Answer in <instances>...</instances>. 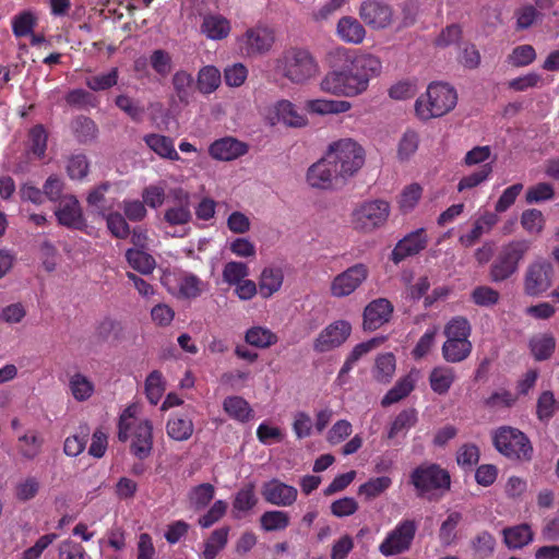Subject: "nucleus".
Wrapping results in <instances>:
<instances>
[{
    "label": "nucleus",
    "instance_id": "5",
    "mask_svg": "<svg viewBox=\"0 0 559 559\" xmlns=\"http://www.w3.org/2000/svg\"><path fill=\"white\" fill-rule=\"evenodd\" d=\"M325 154L342 179L353 177L365 164V150L353 139L332 142Z\"/></svg>",
    "mask_w": 559,
    "mask_h": 559
},
{
    "label": "nucleus",
    "instance_id": "52",
    "mask_svg": "<svg viewBox=\"0 0 559 559\" xmlns=\"http://www.w3.org/2000/svg\"><path fill=\"white\" fill-rule=\"evenodd\" d=\"M414 390V382L409 377L400 379L395 385L388 391L381 401L382 406H390L406 397Z\"/></svg>",
    "mask_w": 559,
    "mask_h": 559
},
{
    "label": "nucleus",
    "instance_id": "25",
    "mask_svg": "<svg viewBox=\"0 0 559 559\" xmlns=\"http://www.w3.org/2000/svg\"><path fill=\"white\" fill-rule=\"evenodd\" d=\"M456 379L455 370L445 365L436 366L429 373V384L431 390L444 395L449 392Z\"/></svg>",
    "mask_w": 559,
    "mask_h": 559
},
{
    "label": "nucleus",
    "instance_id": "15",
    "mask_svg": "<svg viewBox=\"0 0 559 559\" xmlns=\"http://www.w3.org/2000/svg\"><path fill=\"white\" fill-rule=\"evenodd\" d=\"M130 453L139 460H145L153 450V424L148 419L140 420L129 431Z\"/></svg>",
    "mask_w": 559,
    "mask_h": 559
},
{
    "label": "nucleus",
    "instance_id": "19",
    "mask_svg": "<svg viewBox=\"0 0 559 559\" xmlns=\"http://www.w3.org/2000/svg\"><path fill=\"white\" fill-rule=\"evenodd\" d=\"M393 305L386 298L370 301L364 310L362 328L365 331H376L388 323L393 313Z\"/></svg>",
    "mask_w": 559,
    "mask_h": 559
},
{
    "label": "nucleus",
    "instance_id": "48",
    "mask_svg": "<svg viewBox=\"0 0 559 559\" xmlns=\"http://www.w3.org/2000/svg\"><path fill=\"white\" fill-rule=\"evenodd\" d=\"M278 118L289 127H302L306 126L307 119L300 115L296 106L289 100H281L276 107Z\"/></svg>",
    "mask_w": 559,
    "mask_h": 559
},
{
    "label": "nucleus",
    "instance_id": "56",
    "mask_svg": "<svg viewBox=\"0 0 559 559\" xmlns=\"http://www.w3.org/2000/svg\"><path fill=\"white\" fill-rule=\"evenodd\" d=\"M472 548L478 559L490 557L496 548V539L487 531L478 533L472 540Z\"/></svg>",
    "mask_w": 559,
    "mask_h": 559
},
{
    "label": "nucleus",
    "instance_id": "49",
    "mask_svg": "<svg viewBox=\"0 0 559 559\" xmlns=\"http://www.w3.org/2000/svg\"><path fill=\"white\" fill-rule=\"evenodd\" d=\"M115 105L122 110L133 122L143 121L145 108L138 100L121 94L115 98Z\"/></svg>",
    "mask_w": 559,
    "mask_h": 559
},
{
    "label": "nucleus",
    "instance_id": "38",
    "mask_svg": "<svg viewBox=\"0 0 559 559\" xmlns=\"http://www.w3.org/2000/svg\"><path fill=\"white\" fill-rule=\"evenodd\" d=\"M419 132L411 128L406 129L397 143L396 155L399 160L405 162L414 156L419 147Z\"/></svg>",
    "mask_w": 559,
    "mask_h": 559
},
{
    "label": "nucleus",
    "instance_id": "40",
    "mask_svg": "<svg viewBox=\"0 0 559 559\" xmlns=\"http://www.w3.org/2000/svg\"><path fill=\"white\" fill-rule=\"evenodd\" d=\"M222 82V75L214 66H205L198 73L197 87L202 94L216 91Z\"/></svg>",
    "mask_w": 559,
    "mask_h": 559
},
{
    "label": "nucleus",
    "instance_id": "35",
    "mask_svg": "<svg viewBox=\"0 0 559 559\" xmlns=\"http://www.w3.org/2000/svg\"><path fill=\"white\" fill-rule=\"evenodd\" d=\"M99 215L105 218L107 228L112 237L117 239H127L130 236L131 228L123 214L102 210Z\"/></svg>",
    "mask_w": 559,
    "mask_h": 559
},
{
    "label": "nucleus",
    "instance_id": "44",
    "mask_svg": "<svg viewBox=\"0 0 559 559\" xmlns=\"http://www.w3.org/2000/svg\"><path fill=\"white\" fill-rule=\"evenodd\" d=\"M48 133L43 124H36L28 131L27 147L35 157L41 159L47 150Z\"/></svg>",
    "mask_w": 559,
    "mask_h": 559
},
{
    "label": "nucleus",
    "instance_id": "62",
    "mask_svg": "<svg viewBox=\"0 0 559 559\" xmlns=\"http://www.w3.org/2000/svg\"><path fill=\"white\" fill-rule=\"evenodd\" d=\"M90 170V163L84 154H75L69 157L67 174L72 180H83Z\"/></svg>",
    "mask_w": 559,
    "mask_h": 559
},
{
    "label": "nucleus",
    "instance_id": "36",
    "mask_svg": "<svg viewBox=\"0 0 559 559\" xmlns=\"http://www.w3.org/2000/svg\"><path fill=\"white\" fill-rule=\"evenodd\" d=\"M38 17L31 10L15 14L11 20L12 33L16 38L27 37L37 26Z\"/></svg>",
    "mask_w": 559,
    "mask_h": 559
},
{
    "label": "nucleus",
    "instance_id": "54",
    "mask_svg": "<svg viewBox=\"0 0 559 559\" xmlns=\"http://www.w3.org/2000/svg\"><path fill=\"white\" fill-rule=\"evenodd\" d=\"M416 423L417 412L414 408H408L400 412L390 427L388 438L393 439L397 437L401 432L414 427Z\"/></svg>",
    "mask_w": 559,
    "mask_h": 559
},
{
    "label": "nucleus",
    "instance_id": "18",
    "mask_svg": "<svg viewBox=\"0 0 559 559\" xmlns=\"http://www.w3.org/2000/svg\"><path fill=\"white\" fill-rule=\"evenodd\" d=\"M261 495L267 503L289 507L296 502L298 490L294 486L273 478L263 484Z\"/></svg>",
    "mask_w": 559,
    "mask_h": 559
},
{
    "label": "nucleus",
    "instance_id": "32",
    "mask_svg": "<svg viewBox=\"0 0 559 559\" xmlns=\"http://www.w3.org/2000/svg\"><path fill=\"white\" fill-rule=\"evenodd\" d=\"M224 412L233 419L247 423L253 417L252 408L241 396H228L223 402Z\"/></svg>",
    "mask_w": 559,
    "mask_h": 559
},
{
    "label": "nucleus",
    "instance_id": "53",
    "mask_svg": "<svg viewBox=\"0 0 559 559\" xmlns=\"http://www.w3.org/2000/svg\"><path fill=\"white\" fill-rule=\"evenodd\" d=\"M88 437L90 428L86 425L80 426L78 433L69 436L66 439L63 445L64 453L68 456H78L79 454H81L86 448Z\"/></svg>",
    "mask_w": 559,
    "mask_h": 559
},
{
    "label": "nucleus",
    "instance_id": "20",
    "mask_svg": "<svg viewBox=\"0 0 559 559\" xmlns=\"http://www.w3.org/2000/svg\"><path fill=\"white\" fill-rule=\"evenodd\" d=\"M248 152V145L235 138H223L214 141L210 147V155L218 160H233Z\"/></svg>",
    "mask_w": 559,
    "mask_h": 559
},
{
    "label": "nucleus",
    "instance_id": "63",
    "mask_svg": "<svg viewBox=\"0 0 559 559\" xmlns=\"http://www.w3.org/2000/svg\"><path fill=\"white\" fill-rule=\"evenodd\" d=\"M536 59V51L532 45H520L513 48L508 56V62L513 67H526Z\"/></svg>",
    "mask_w": 559,
    "mask_h": 559
},
{
    "label": "nucleus",
    "instance_id": "21",
    "mask_svg": "<svg viewBox=\"0 0 559 559\" xmlns=\"http://www.w3.org/2000/svg\"><path fill=\"white\" fill-rule=\"evenodd\" d=\"M337 178H340V175L334 171L333 164L326 160V155L313 164L307 173L309 185L319 189L331 188L333 181Z\"/></svg>",
    "mask_w": 559,
    "mask_h": 559
},
{
    "label": "nucleus",
    "instance_id": "39",
    "mask_svg": "<svg viewBox=\"0 0 559 559\" xmlns=\"http://www.w3.org/2000/svg\"><path fill=\"white\" fill-rule=\"evenodd\" d=\"M126 259L129 265L141 274H151L156 265L154 258L144 251V249H128Z\"/></svg>",
    "mask_w": 559,
    "mask_h": 559
},
{
    "label": "nucleus",
    "instance_id": "61",
    "mask_svg": "<svg viewBox=\"0 0 559 559\" xmlns=\"http://www.w3.org/2000/svg\"><path fill=\"white\" fill-rule=\"evenodd\" d=\"M480 457L479 448L475 443H464L456 452V463L463 469H472Z\"/></svg>",
    "mask_w": 559,
    "mask_h": 559
},
{
    "label": "nucleus",
    "instance_id": "50",
    "mask_svg": "<svg viewBox=\"0 0 559 559\" xmlns=\"http://www.w3.org/2000/svg\"><path fill=\"white\" fill-rule=\"evenodd\" d=\"M261 527L266 532L282 531L289 525V515L285 511H265L260 518Z\"/></svg>",
    "mask_w": 559,
    "mask_h": 559
},
{
    "label": "nucleus",
    "instance_id": "34",
    "mask_svg": "<svg viewBox=\"0 0 559 559\" xmlns=\"http://www.w3.org/2000/svg\"><path fill=\"white\" fill-rule=\"evenodd\" d=\"M69 390L78 402L87 401L95 391L93 381L81 372H75L69 378Z\"/></svg>",
    "mask_w": 559,
    "mask_h": 559
},
{
    "label": "nucleus",
    "instance_id": "59",
    "mask_svg": "<svg viewBox=\"0 0 559 559\" xmlns=\"http://www.w3.org/2000/svg\"><path fill=\"white\" fill-rule=\"evenodd\" d=\"M249 275V267L245 262L229 261L223 269V281L228 285H236Z\"/></svg>",
    "mask_w": 559,
    "mask_h": 559
},
{
    "label": "nucleus",
    "instance_id": "31",
    "mask_svg": "<svg viewBox=\"0 0 559 559\" xmlns=\"http://www.w3.org/2000/svg\"><path fill=\"white\" fill-rule=\"evenodd\" d=\"M531 354L537 361L549 359L556 348V338L550 333L534 335L528 342Z\"/></svg>",
    "mask_w": 559,
    "mask_h": 559
},
{
    "label": "nucleus",
    "instance_id": "27",
    "mask_svg": "<svg viewBox=\"0 0 559 559\" xmlns=\"http://www.w3.org/2000/svg\"><path fill=\"white\" fill-rule=\"evenodd\" d=\"M145 144L159 157L169 160H179L180 156L175 148L174 140L169 136L150 133L143 138Z\"/></svg>",
    "mask_w": 559,
    "mask_h": 559
},
{
    "label": "nucleus",
    "instance_id": "55",
    "mask_svg": "<svg viewBox=\"0 0 559 559\" xmlns=\"http://www.w3.org/2000/svg\"><path fill=\"white\" fill-rule=\"evenodd\" d=\"M471 300L478 307H493L500 300L498 290L490 286L480 285L476 286L471 293Z\"/></svg>",
    "mask_w": 559,
    "mask_h": 559
},
{
    "label": "nucleus",
    "instance_id": "42",
    "mask_svg": "<svg viewBox=\"0 0 559 559\" xmlns=\"http://www.w3.org/2000/svg\"><path fill=\"white\" fill-rule=\"evenodd\" d=\"M169 438L176 441H186L193 433V423L188 417H170L166 424Z\"/></svg>",
    "mask_w": 559,
    "mask_h": 559
},
{
    "label": "nucleus",
    "instance_id": "28",
    "mask_svg": "<svg viewBox=\"0 0 559 559\" xmlns=\"http://www.w3.org/2000/svg\"><path fill=\"white\" fill-rule=\"evenodd\" d=\"M231 26L229 20L221 14L205 15L201 25V31L207 38L221 40L230 33Z\"/></svg>",
    "mask_w": 559,
    "mask_h": 559
},
{
    "label": "nucleus",
    "instance_id": "46",
    "mask_svg": "<svg viewBox=\"0 0 559 559\" xmlns=\"http://www.w3.org/2000/svg\"><path fill=\"white\" fill-rule=\"evenodd\" d=\"M173 85L178 99L183 104H188L194 91L192 75L186 71H177L173 76Z\"/></svg>",
    "mask_w": 559,
    "mask_h": 559
},
{
    "label": "nucleus",
    "instance_id": "13",
    "mask_svg": "<svg viewBox=\"0 0 559 559\" xmlns=\"http://www.w3.org/2000/svg\"><path fill=\"white\" fill-rule=\"evenodd\" d=\"M352 333V325L346 320H336L325 326L313 342L317 353L331 352L346 342Z\"/></svg>",
    "mask_w": 559,
    "mask_h": 559
},
{
    "label": "nucleus",
    "instance_id": "16",
    "mask_svg": "<svg viewBox=\"0 0 559 559\" xmlns=\"http://www.w3.org/2000/svg\"><path fill=\"white\" fill-rule=\"evenodd\" d=\"M58 223L70 229L83 230L86 227V219L83 215L81 204L76 197L64 195L55 212Z\"/></svg>",
    "mask_w": 559,
    "mask_h": 559
},
{
    "label": "nucleus",
    "instance_id": "22",
    "mask_svg": "<svg viewBox=\"0 0 559 559\" xmlns=\"http://www.w3.org/2000/svg\"><path fill=\"white\" fill-rule=\"evenodd\" d=\"M283 282L284 271L281 266L271 265L264 267L258 281L260 296L264 299L272 297L282 288Z\"/></svg>",
    "mask_w": 559,
    "mask_h": 559
},
{
    "label": "nucleus",
    "instance_id": "23",
    "mask_svg": "<svg viewBox=\"0 0 559 559\" xmlns=\"http://www.w3.org/2000/svg\"><path fill=\"white\" fill-rule=\"evenodd\" d=\"M337 36L348 44H360L366 37L364 25L353 16H343L336 25Z\"/></svg>",
    "mask_w": 559,
    "mask_h": 559
},
{
    "label": "nucleus",
    "instance_id": "7",
    "mask_svg": "<svg viewBox=\"0 0 559 559\" xmlns=\"http://www.w3.org/2000/svg\"><path fill=\"white\" fill-rule=\"evenodd\" d=\"M531 248L527 240H512L502 246L497 258L490 265L491 282L500 283L510 278L519 269L520 262Z\"/></svg>",
    "mask_w": 559,
    "mask_h": 559
},
{
    "label": "nucleus",
    "instance_id": "11",
    "mask_svg": "<svg viewBox=\"0 0 559 559\" xmlns=\"http://www.w3.org/2000/svg\"><path fill=\"white\" fill-rule=\"evenodd\" d=\"M368 276V266L365 263H356L332 280L330 293L336 298L347 297L358 289Z\"/></svg>",
    "mask_w": 559,
    "mask_h": 559
},
{
    "label": "nucleus",
    "instance_id": "30",
    "mask_svg": "<svg viewBox=\"0 0 559 559\" xmlns=\"http://www.w3.org/2000/svg\"><path fill=\"white\" fill-rule=\"evenodd\" d=\"M204 283L192 273H182L177 278V298L195 299L203 293Z\"/></svg>",
    "mask_w": 559,
    "mask_h": 559
},
{
    "label": "nucleus",
    "instance_id": "51",
    "mask_svg": "<svg viewBox=\"0 0 559 559\" xmlns=\"http://www.w3.org/2000/svg\"><path fill=\"white\" fill-rule=\"evenodd\" d=\"M163 221L169 226L188 225L192 221L191 206L173 204L165 210Z\"/></svg>",
    "mask_w": 559,
    "mask_h": 559
},
{
    "label": "nucleus",
    "instance_id": "4",
    "mask_svg": "<svg viewBox=\"0 0 559 559\" xmlns=\"http://www.w3.org/2000/svg\"><path fill=\"white\" fill-rule=\"evenodd\" d=\"M495 449L506 459L515 463L533 460L534 448L530 438L512 426L498 427L491 436Z\"/></svg>",
    "mask_w": 559,
    "mask_h": 559
},
{
    "label": "nucleus",
    "instance_id": "8",
    "mask_svg": "<svg viewBox=\"0 0 559 559\" xmlns=\"http://www.w3.org/2000/svg\"><path fill=\"white\" fill-rule=\"evenodd\" d=\"M390 214V204L383 200H373L360 204L352 215L356 230L370 233L382 226Z\"/></svg>",
    "mask_w": 559,
    "mask_h": 559
},
{
    "label": "nucleus",
    "instance_id": "47",
    "mask_svg": "<svg viewBox=\"0 0 559 559\" xmlns=\"http://www.w3.org/2000/svg\"><path fill=\"white\" fill-rule=\"evenodd\" d=\"M395 372V357L392 353L379 355L376 359L373 377L377 381L388 383Z\"/></svg>",
    "mask_w": 559,
    "mask_h": 559
},
{
    "label": "nucleus",
    "instance_id": "45",
    "mask_svg": "<svg viewBox=\"0 0 559 559\" xmlns=\"http://www.w3.org/2000/svg\"><path fill=\"white\" fill-rule=\"evenodd\" d=\"M445 340H464L469 341L472 326L469 321L462 316L452 318L443 329Z\"/></svg>",
    "mask_w": 559,
    "mask_h": 559
},
{
    "label": "nucleus",
    "instance_id": "41",
    "mask_svg": "<svg viewBox=\"0 0 559 559\" xmlns=\"http://www.w3.org/2000/svg\"><path fill=\"white\" fill-rule=\"evenodd\" d=\"M215 496V487L210 483H203L191 488L188 493L190 507L195 511L203 510Z\"/></svg>",
    "mask_w": 559,
    "mask_h": 559
},
{
    "label": "nucleus",
    "instance_id": "26",
    "mask_svg": "<svg viewBox=\"0 0 559 559\" xmlns=\"http://www.w3.org/2000/svg\"><path fill=\"white\" fill-rule=\"evenodd\" d=\"M472 350V342L464 340H445L441 347L442 358L449 364H460L466 360Z\"/></svg>",
    "mask_w": 559,
    "mask_h": 559
},
{
    "label": "nucleus",
    "instance_id": "57",
    "mask_svg": "<svg viewBox=\"0 0 559 559\" xmlns=\"http://www.w3.org/2000/svg\"><path fill=\"white\" fill-rule=\"evenodd\" d=\"M165 391L163 374L158 370L152 371L145 380V394L152 405H157Z\"/></svg>",
    "mask_w": 559,
    "mask_h": 559
},
{
    "label": "nucleus",
    "instance_id": "33",
    "mask_svg": "<svg viewBox=\"0 0 559 559\" xmlns=\"http://www.w3.org/2000/svg\"><path fill=\"white\" fill-rule=\"evenodd\" d=\"M230 528L223 526L214 530L204 542L202 552L204 559H215L217 555L226 547Z\"/></svg>",
    "mask_w": 559,
    "mask_h": 559
},
{
    "label": "nucleus",
    "instance_id": "60",
    "mask_svg": "<svg viewBox=\"0 0 559 559\" xmlns=\"http://www.w3.org/2000/svg\"><path fill=\"white\" fill-rule=\"evenodd\" d=\"M391 485L392 479L388 476L370 478L359 486L358 493L365 496L367 499H373L389 489Z\"/></svg>",
    "mask_w": 559,
    "mask_h": 559
},
{
    "label": "nucleus",
    "instance_id": "24",
    "mask_svg": "<svg viewBox=\"0 0 559 559\" xmlns=\"http://www.w3.org/2000/svg\"><path fill=\"white\" fill-rule=\"evenodd\" d=\"M258 497L255 487L249 483L241 487L235 495L233 500V513L235 519H241L242 515L249 513L257 504Z\"/></svg>",
    "mask_w": 559,
    "mask_h": 559
},
{
    "label": "nucleus",
    "instance_id": "6",
    "mask_svg": "<svg viewBox=\"0 0 559 559\" xmlns=\"http://www.w3.org/2000/svg\"><path fill=\"white\" fill-rule=\"evenodd\" d=\"M409 483L417 497L429 498L436 492L443 496L451 488L450 473L437 463L424 462L409 474Z\"/></svg>",
    "mask_w": 559,
    "mask_h": 559
},
{
    "label": "nucleus",
    "instance_id": "58",
    "mask_svg": "<svg viewBox=\"0 0 559 559\" xmlns=\"http://www.w3.org/2000/svg\"><path fill=\"white\" fill-rule=\"evenodd\" d=\"M119 79V71L117 68L110 69L107 73H100L86 79V86L94 91H106L117 85Z\"/></svg>",
    "mask_w": 559,
    "mask_h": 559
},
{
    "label": "nucleus",
    "instance_id": "37",
    "mask_svg": "<svg viewBox=\"0 0 559 559\" xmlns=\"http://www.w3.org/2000/svg\"><path fill=\"white\" fill-rule=\"evenodd\" d=\"M247 344L257 348H269L278 341L277 335L264 326H252L245 334Z\"/></svg>",
    "mask_w": 559,
    "mask_h": 559
},
{
    "label": "nucleus",
    "instance_id": "3",
    "mask_svg": "<svg viewBox=\"0 0 559 559\" xmlns=\"http://www.w3.org/2000/svg\"><path fill=\"white\" fill-rule=\"evenodd\" d=\"M275 68L285 79L293 83H305L319 71L314 57L308 49L289 47L275 60Z\"/></svg>",
    "mask_w": 559,
    "mask_h": 559
},
{
    "label": "nucleus",
    "instance_id": "1",
    "mask_svg": "<svg viewBox=\"0 0 559 559\" xmlns=\"http://www.w3.org/2000/svg\"><path fill=\"white\" fill-rule=\"evenodd\" d=\"M381 68V61L376 56H358L348 66L329 71L321 80L320 88L336 96H357L368 88L369 81L380 74Z\"/></svg>",
    "mask_w": 559,
    "mask_h": 559
},
{
    "label": "nucleus",
    "instance_id": "64",
    "mask_svg": "<svg viewBox=\"0 0 559 559\" xmlns=\"http://www.w3.org/2000/svg\"><path fill=\"white\" fill-rule=\"evenodd\" d=\"M73 130L78 140L82 143L93 140L97 134L96 123L85 116H80L74 120Z\"/></svg>",
    "mask_w": 559,
    "mask_h": 559
},
{
    "label": "nucleus",
    "instance_id": "29",
    "mask_svg": "<svg viewBox=\"0 0 559 559\" xmlns=\"http://www.w3.org/2000/svg\"><path fill=\"white\" fill-rule=\"evenodd\" d=\"M503 540L509 549H521L533 542L534 534L528 524L506 527L502 531Z\"/></svg>",
    "mask_w": 559,
    "mask_h": 559
},
{
    "label": "nucleus",
    "instance_id": "12",
    "mask_svg": "<svg viewBox=\"0 0 559 559\" xmlns=\"http://www.w3.org/2000/svg\"><path fill=\"white\" fill-rule=\"evenodd\" d=\"M552 266L549 262L531 263L524 274L523 289L527 296L538 297L547 292L552 284Z\"/></svg>",
    "mask_w": 559,
    "mask_h": 559
},
{
    "label": "nucleus",
    "instance_id": "43",
    "mask_svg": "<svg viewBox=\"0 0 559 559\" xmlns=\"http://www.w3.org/2000/svg\"><path fill=\"white\" fill-rule=\"evenodd\" d=\"M307 108L314 114L331 115L346 112L352 105L346 100L312 99L307 103Z\"/></svg>",
    "mask_w": 559,
    "mask_h": 559
},
{
    "label": "nucleus",
    "instance_id": "10",
    "mask_svg": "<svg viewBox=\"0 0 559 559\" xmlns=\"http://www.w3.org/2000/svg\"><path fill=\"white\" fill-rule=\"evenodd\" d=\"M240 51L249 58L258 57L267 53L274 43L275 33L272 28L263 25L249 27L237 39Z\"/></svg>",
    "mask_w": 559,
    "mask_h": 559
},
{
    "label": "nucleus",
    "instance_id": "2",
    "mask_svg": "<svg viewBox=\"0 0 559 559\" xmlns=\"http://www.w3.org/2000/svg\"><path fill=\"white\" fill-rule=\"evenodd\" d=\"M457 94L448 83L435 82L429 84L425 95L415 103V111L420 120L427 121L447 115L454 109Z\"/></svg>",
    "mask_w": 559,
    "mask_h": 559
},
{
    "label": "nucleus",
    "instance_id": "17",
    "mask_svg": "<svg viewBox=\"0 0 559 559\" xmlns=\"http://www.w3.org/2000/svg\"><path fill=\"white\" fill-rule=\"evenodd\" d=\"M428 238L424 228H418L402 238L391 252V261L399 264L408 257L418 254L427 247Z\"/></svg>",
    "mask_w": 559,
    "mask_h": 559
},
{
    "label": "nucleus",
    "instance_id": "14",
    "mask_svg": "<svg viewBox=\"0 0 559 559\" xmlns=\"http://www.w3.org/2000/svg\"><path fill=\"white\" fill-rule=\"evenodd\" d=\"M359 17L372 29H383L393 23V9L378 0H365L358 10Z\"/></svg>",
    "mask_w": 559,
    "mask_h": 559
},
{
    "label": "nucleus",
    "instance_id": "9",
    "mask_svg": "<svg viewBox=\"0 0 559 559\" xmlns=\"http://www.w3.org/2000/svg\"><path fill=\"white\" fill-rule=\"evenodd\" d=\"M417 532V524L414 520L405 519L390 531L379 545V551L385 556H396L411 549Z\"/></svg>",
    "mask_w": 559,
    "mask_h": 559
}]
</instances>
